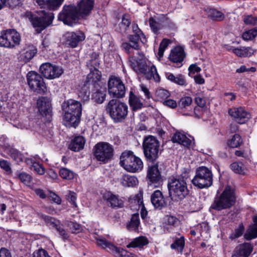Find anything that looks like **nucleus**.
<instances>
[{"label":"nucleus","instance_id":"f257e3e1","mask_svg":"<svg viewBox=\"0 0 257 257\" xmlns=\"http://www.w3.org/2000/svg\"><path fill=\"white\" fill-rule=\"evenodd\" d=\"M188 178V174L184 173L169 178L168 187L169 194L173 200H181L189 194L186 182Z\"/></svg>","mask_w":257,"mask_h":257},{"label":"nucleus","instance_id":"f03ea898","mask_svg":"<svg viewBox=\"0 0 257 257\" xmlns=\"http://www.w3.org/2000/svg\"><path fill=\"white\" fill-rule=\"evenodd\" d=\"M62 109L65 124L69 127L77 125L81 115V103L74 99H69L62 103Z\"/></svg>","mask_w":257,"mask_h":257},{"label":"nucleus","instance_id":"7ed1b4c3","mask_svg":"<svg viewBox=\"0 0 257 257\" xmlns=\"http://www.w3.org/2000/svg\"><path fill=\"white\" fill-rule=\"evenodd\" d=\"M26 16L39 33L50 25L54 18L53 13H46L43 10L34 14L28 11L26 13Z\"/></svg>","mask_w":257,"mask_h":257},{"label":"nucleus","instance_id":"20e7f679","mask_svg":"<svg viewBox=\"0 0 257 257\" xmlns=\"http://www.w3.org/2000/svg\"><path fill=\"white\" fill-rule=\"evenodd\" d=\"M106 110L110 117L115 122H120L126 117L128 112L127 104L116 99L110 100Z\"/></svg>","mask_w":257,"mask_h":257},{"label":"nucleus","instance_id":"39448f33","mask_svg":"<svg viewBox=\"0 0 257 257\" xmlns=\"http://www.w3.org/2000/svg\"><path fill=\"white\" fill-rule=\"evenodd\" d=\"M119 164L125 170L132 173L140 171L143 168V163L141 159L131 151L122 153Z\"/></svg>","mask_w":257,"mask_h":257},{"label":"nucleus","instance_id":"423d86ee","mask_svg":"<svg viewBox=\"0 0 257 257\" xmlns=\"http://www.w3.org/2000/svg\"><path fill=\"white\" fill-rule=\"evenodd\" d=\"M235 200L234 190L227 186L220 195L215 198L211 207L217 210L229 208L234 205Z\"/></svg>","mask_w":257,"mask_h":257},{"label":"nucleus","instance_id":"0eeeda50","mask_svg":"<svg viewBox=\"0 0 257 257\" xmlns=\"http://www.w3.org/2000/svg\"><path fill=\"white\" fill-rule=\"evenodd\" d=\"M143 147L148 161L153 162L157 159L160 152V142L156 137L152 136L146 137L144 140Z\"/></svg>","mask_w":257,"mask_h":257},{"label":"nucleus","instance_id":"6e6552de","mask_svg":"<svg viewBox=\"0 0 257 257\" xmlns=\"http://www.w3.org/2000/svg\"><path fill=\"white\" fill-rule=\"evenodd\" d=\"M212 173L208 168L201 166L196 170V174L192 180L193 184L200 189L208 188L212 185Z\"/></svg>","mask_w":257,"mask_h":257},{"label":"nucleus","instance_id":"1a4fd4ad","mask_svg":"<svg viewBox=\"0 0 257 257\" xmlns=\"http://www.w3.org/2000/svg\"><path fill=\"white\" fill-rule=\"evenodd\" d=\"M80 15L77 8L74 6H65L58 16V20L63 22L65 25L72 26L77 23Z\"/></svg>","mask_w":257,"mask_h":257},{"label":"nucleus","instance_id":"9d476101","mask_svg":"<svg viewBox=\"0 0 257 257\" xmlns=\"http://www.w3.org/2000/svg\"><path fill=\"white\" fill-rule=\"evenodd\" d=\"M113 153L111 145L107 143L100 142L94 147V155L97 160L104 163L110 160Z\"/></svg>","mask_w":257,"mask_h":257},{"label":"nucleus","instance_id":"9b49d317","mask_svg":"<svg viewBox=\"0 0 257 257\" xmlns=\"http://www.w3.org/2000/svg\"><path fill=\"white\" fill-rule=\"evenodd\" d=\"M109 94L113 97L122 98L125 94V87L120 78L111 76L108 81Z\"/></svg>","mask_w":257,"mask_h":257},{"label":"nucleus","instance_id":"f8f14e48","mask_svg":"<svg viewBox=\"0 0 257 257\" xmlns=\"http://www.w3.org/2000/svg\"><path fill=\"white\" fill-rule=\"evenodd\" d=\"M137 64L135 69L137 72L143 74L148 79L153 78L156 81L160 80L156 67L154 65H148L145 58L137 60Z\"/></svg>","mask_w":257,"mask_h":257},{"label":"nucleus","instance_id":"ddd939ff","mask_svg":"<svg viewBox=\"0 0 257 257\" xmlns=\"http://www.w3.org/2000/svg\"><path fill=\"white\" fill-rule=\"evenodd\" d=\"M20 40V35L15 30L8 29L0 36V46L13 48L19 44Z\"/></svg>","mask_w":257,"mask_h":257},{"label":"nucleus","instance_id":"4468645a","mask_svg":"<svg viewBox=\"0 0 257 257\" xmlns=\"http://www.w3.org/2000/svg\"><path fill=\"white\" fill-rule=\"evenodd\" d=\"M27 79L28 85L34 91L41 93L46 90L43 78L37 72H29L27 75Z\"/></svg>","mask_w":257,"mask_h":257},{"label":"nucleus","instance_id":"2eb2a0df","mask_svg":"<svg viewBox=\"0 0 257 257\" xmlns=\"http://www.w3.org/2000/svg\"><path fill=\"white\" fill-rule=\"evenodd\" d=\"M96 244L103 249H106L108 252L118 254L121 257H135L132 253L121 248H118L110 242L107 241L102 236L95 238Z\"/></svg>","mask_w":257,"mask_h":257},{"label":"nucleus","instance_id":"dca6fc26","mask_svg":"<svg viewBox=\"0 0 257 257\" xmlns=\"http://www.w3.org/2000/svg\"><path fill=\"white\" fill-rule=\"evenodd\" d=\"M228 113L235 122L240 124L245 123L251 118L250 113L242 107L230 108Z\"/></svg>","mask_w":257,"mask_h":257},{"label":"nucleus","instance_id":"f3484780","mask_svg":"<svg viewBox=\"0 0 257 257\" xmlns=\"http://www.w3.org/2000/svg\"><path fill=\"white\" fill-rule=\"evenodd\" d=\"M40 71L45 78L50 79L59 77L63 72L61 67L49 63L42 64L40 67Z\"/></svg>","mask_w":257,"mask_h":257},{"label":"nucleus","instance_id":"a211bd4d","mask_svg":"<svg viewBox=\"0 0 257 257\" xmlns=\"http://www.w3.org/2000/svg\"><path fill=\"white\" fill-rule=\"evenodd\" d=\"M63 38L66 45L75 48L80 42L85 40V36L83 32L78 31L75 32H67L64 34Z\"/></svg>","mask_w":257,"mask_h":257},{"label":"nucleus","instance_id":"6ab92c4d","mask_svg":"<svg viewBox=\"0 0 257 257\" xmlns=\"http://www.w3.org/2000/svg\"><path fill=\"white\" fill-rule=\"evenodd\" d=\"M94 0H80L76 7L80 16L84 18L90 14L94 8Z\"/></svg>","mask_w":257,"mask_h":257},{"label":"nucleus","instance_id":"aec40b11","mask_svg":"<svg viewBox=\"0 0 257 257\" xmlns=\"http://www.w3.org/2000/svg\"><path fill=\"white\" fill-rule=\"evenodd\" d=\"M64 0H33L35 5L40 8L47 9L50 10L57 9L62 4Z\"/></svg>","mask_w":257,"mask_h":257},{"label":"nucleus","instance_id":"412c9836","mask_svg":"<svg viewBox=\"0 0 257 257\" xmlns=\"http://www.w3.org/2000/svg\"><path fill=\"white\" fill-rule=\"evenodd\" d=\"M103 198L107 204L112 208H121L123 205V201L119 196L108 192L104 194Z\"/></svg>","mask_w":257,"mask_h":257},{"label":"nucleus","instance_id":"4be33fe9","mask_svg":"<svg viewBox=\"0 0 257 257\" xmlns=\"http://www.w3.org/2000/svg\"><path fill=\"white\" fill-rule=\"evenodd\" d=\"M37 105L39 112L42 114L47 115L51 111V100L47 97L39 98L37 101Z\"/></svg>","mask_w":257,"mask_h":257},{"label":"nucleus","instance_id":"5701e85b","mask_svg":"<svg viewBox=\"0 0 257 257\" xmlns=\"http://www.w3.org/2000/svg\"><path fill=\"white\" fill-rule=\"evenodd\" d=\"M147 177L149 182H150V185L151 183H159L161 180V174L157 165H153L149 168Z\"/></svg>","mask_w":257,"mask_h":257},{"label":"nucleus","instance_id":"b1692460","mask_svg":"<svg viewBox=\"0 0 257 257\" xmlns=\"http://www.w3.org/2000/svg\"><path fill=\"white\" fill-rule=\"evenodd\" d=\"M252 250V247L249 243H244L236 247L232 257H247Z\"/></svg>","mask_w":257,"mask_h":257},{"label":"nucleus","instance_id":"393cba45","mask_svg":"<svg viewBox=\"0 0 257 257\" xmlns=\"http://www.w3.org/2000/svg\"><path fill=\"white\" fill-rule=\"evenodd\" d=\"M151 202L156 208L161 209L166 205V203L162 192L155 191L151 196Z\"/></svg>","mask_w":257,"mask_h":257},{"label":"nucleus","instance_id":"a878e982","mask_svg":"<svg viewBox=\"0 0 257 257\" xmlns=\"http://www.w3.org/2000/svg\"><path fill=\"white\" fill-rule=\"evenodd\" d=\"M37 49L33 45L26 46L22 50L21 55V59L25 62L31 60L36 54Z\"/></svg>","mask_w":257,"mask_h":257},{"label":"nucleus","instance_id":"bb28decb","mask_svg":"<svg viewBox=\"0 0 257 257\" xmlns=\"http://www.w3.org/2000/svg\"><path fill=\"white\" fill-rule=\"evenodd\" d=\"M185 57L184 49L178 46L172 49L169 56L170 60L175 63L182 62Z\"/></svg>","mask_w":257,"mask_h":257},{"label":"nucleus","instance_id":"cd10ccee","mask_svg":"<svg viewBox=\"0 0 257 257\" xmlns=\"http://www.w3.org/2000/svg\"><path fill=\"white\" fill-rule=\"evenodd\" d=\"M228 50H232V52L238 57H249L252 56L256 51L251 47H242L231 49L227 48Z\"/></svg>","mask_w":257,"mask_h":257},{"label":"nucleus","instance_id":"c85d7f7f","mask_svg":"<svg viewBox=\"0 0 257 257\" xmlns=\"http://www.w3.org/2000/svg\"><path fill=\"white\" fill-rule=\"evenodd\" d=\"M85 143V140L83 137H76L71 141L69 149L74 152H78L83 148Z\"/></svg>","mask_w":257,"mask_h":257},{"label":"nucleus","instance_id":"c756f323","mask_svg":"<svg viewBox=\"0 0 257 257\" xmlns=\"http://www.w3.org/2000/svg\"><path fill=\"white\" fill-rule=\"evenodd\" d=\"M128 102L131 108L134 111L141 109L143 106V103L140 97L136 95L133 91L130 92Z\"/></svg>","mask_w":257,"mask_h":257},{"label":"nucleus","instance_id":"7c9ffc66","mask_svg":"<svg viewBox=\"0 0 257 257\" xmlns=\"http://www.w3.org/2000/svg\"><path fill=\"white\" fill-rule=\"evenodd\" d=\"M101 77V72L97 69L90 70L86 78V83L89 85H94L100 80Z\"/></svg>","mask_w":257,"mask_h":257},{"label":"nucleus","instance_id":"2f4dec72","mask_svg":"<svg viewBox=\"0 0 257 257\" xmlns=\"http://www.w3.org/2000/svg\"><path fill=\"white\" fill-rule=\"evenodd\" d=\"M253 224L250 225L244 235V238L250 240L257 237V216L253 218Z\"/></svg>","mask_w":257,"mask_h":257},{"label":"nucleus","instance_id":"473e14b6","mask_svg":"<svg viewBox=\"0 0 257 257\" xmlns=\"http://www.w3.org/2000/svg\"><path fill=\"white\" fill-rule=\"evenodd\" d=\"M172 141L174 143H177L185 147L189 146L191 142L185 135L180 132H177L174 135Z\"/></svg>","mask_w":257,"mask_h":257},{"label":"nucleus","instance_id":"72a5a7b5","mask_svg":"<svg viewBox=\"0 0 257 257\" xmlns=\"http://www.w3.org/2000/svg\"><path fill=\"white\" fill-rule=\"evenodd\" d=\"M120 182L124 187H133L138 184V180L134 176L124 174L120 179Z\"/></svg>","mask_w":257,"mask_h":257},{"label":"nucleus","instance_id":"f704fd0d","mask_svg":"<svg viewBox=\"0 0 257 257\" xmlns=\"http://www.w3.org/2000/svg\"><path fill=\"white\" fill-rule=\"evenodd\" d=\"M129 42L132 45V48L134 49L138 50L139 49V41H141L143 44L147 42L145 36L144 38H142V35H131L128 36Z\"/></svg>","mask_w":257,"mask_h":257},{"label":"nucleus","instance_id":"c9c22d12","mask_svg":"<svg viewBox=\"0 0 257 257\" xmlns=\"http://www.w3.org/2000/svg\"><path fill=\"white\" fill-rule=\"evenodd\" d=\"M148 243L147 238L144 236H140L134 239L129 244L127 247H142Z\"/></svg>","mask_w":257,"mask_h":257},{"label":"nucleus","instance_id":"e433bc0d","mask_svg":"<svg viewBox=\"0 0 257 257\" xmlns=\"http://www.w3.org/2000/svg\"><path fill=\"white\" fill-rule=\"evenodd\" d=\"M192 98L190 96L182 97L178 102V107L181 110H188L191 107Z\"/></svg>","mask_w":257,"mask_h":257},{"label":"nucleus","instance_id":"4c0bfd02","mask_svg":"<svg viewBox=\"0 0 257 257\" xmlns=\"http://www.w3.org/2000/svg\"><path fill=\"white\" fill-rule=\"evenodd\" d=\"M166 76L170 81L180 85H185L186 80L182 75L175 76L173 74L170 73H166Z\"/></svg>","mask_w":257,"mask_h":257},{"label":"nucleus","instance_id":"58836bf2","mask_svg":"<svg viewBox=\"0 0 257 257\" xmlns=\"http://www.w3.org/2000/svg\"><path fill=\"white\" fill-rule=\"evenodd\" d=\"M208 17L213 21H221L225 18V16L221 12L212 9L209 12Z\"/></svg>","mask_w":257,"mask_h":257},{"label":"nucleus","instance_id":"ea45409f","mask_svg":"<svg viewBox=\"0 0 257 257\" xmlns=\"http://www.w3.org/2000/svg\"><path fill=\"white\" fill-rule=\"evenodd\" d=\"M242 143L241 137L238 134H235L231 139L228 141V145L232 148H237Z\"/></svg>","mask_w":257,"mask_h":257},{"label":"nucleus","instance_id":"a19ab883","mask_svg":"<svg viewBox=\"0 0 257 257\" xmlns=\"http://www.w3.org/2000/svg\"><path fill=\"white\" fill-rule=\"evenodd\" d=\"M131 24V20L128 15L123 16L121 22L119 24V31L121 32H125Z\"/></svg>","mask_w":257,"mask_h":257},{"label":"nucleus","instance_id":"79ce46f5","mask_svg":"<svg viewBox=\"0 0 257 257\" xmlns=\"http://www.w3.org/2000/svg\"><path fill=\"white\" fill-rule=\"evenodd\" d=\"M91 85L87 84L86 81L84 84V86L81 88L80 91L79 96L81 97L84 101L88 100L90 96V91L89 88Z\"/></svg>","mask_w":257,"mask_h":257},{"label":"nucleus","instance_id":"37998d69","mask_svg":"<svg viewBox=\"0 0 257 257\" xmlns=\"http://www.w3.org/2000/svg\"><path fill=\"white\" fill-rule=\"evenodd\" d=\"M170 95V92L164 89H159L156 91V96L158 100L160 101L166 100L165 99L169 97Z\"/></svg>","mask_w":257,"mask_h":257},{"label":"nucleus","instance_id":"c03bdc74","mask_svg":"<svg viewBox=\"0 0 257 257\" xmlns=\"http://www.w3.org/2000/svg\"><path fill=\"white\" fill-rule=\"evenodd\" d=\"M140 224V219L139 214L134 213L127 227L130 229L135 230L136 229Z\"/></svg>","mask_w":257,"mask_h":257},{"label":"nucleus","instance_id":"a18cd8bd","mask_svg":"<svg viewBox=\"0 0 257 257\" xmlns=\"http://www.w3.org/2000/svg\"><path fill=\"white\" fill-rule=\"evenodd\" d=\"M256 36L257 28H254L244 32L242 35V37L245 41H249L254 39Z\"/></svg>","mask_w":257,"mask_h":257},{"label":"nucleus","instance_id":"49530a36","mask_svg":"<svg viewBox=\"0 0 257 257\" xmlns=\"http://www.w3.org/2000/svg\"><path fill=\"white\" fill-rule=\"evenodd\" d=\"M105 94L103 91L97 90L92 95V98L98 103H102L105 98Z\"/></svg>","mask_w":257,"mask_h":257},{"label":"nucleus","instance_id":"de8ad7c7","mask_svg":"<svg viewBox=\"0 0 257 257\" xmlns=\"http://www.w3.org/2000/svg\"><path fill=\"white\" fill-rule=\"evenodd\" d=\"M59 175L64 179L71 180L74 178V173L72 171L65 168H61L60 170Z\"/></svg>","mask_w":257,"mask_h":257},{"label":"nucleus","instance_id":"09e8293b","mask_svg":"<svg viewBox=\"0 0 257 257\" xmlns=\"http://www.w3.org/2000/svg\"><path fill=\"white\" fill-rule=\"evenodd\" d=\"M185 244L184 238L181 237L176 239L175 242L171 245V247L173 249H177L180 252H182Z\"/></svg>","mask_w":257,"mask_h":257},{"label":"nucleus","instance_id":"8fccbe9b","mask_svg":"<svg viewBox=\"0 0 257 257\" xmlns=\"http://www.w3.org/2000/svg\"><path fill=\"white\" fill-rule=\"evenodd\" d=\"M12 158L17 163L21 162L23 160V155L17 150L12 149L9 153Z\"/></svg>","mask_w":257,"mask_h":257},{"label":"nucleus","instance_id":"3c124183","mask_svg":"<svg viewBox=\"0 0 257 257\" xmlns=\"http://www.w3.org/2000/svg\"><path fill=\"white\" fill-rule=\"evenodd\" d=\"M66 224L72 233H77L81 232L82 230L81 225L76 222L67 221Z\"/></svg>","mask_w":257,"mask_h":257},{"label":"nucleus","instance_id":"603ef678","mask_svg":"<svg viewBox=\"0 0 257 257\" xmlns=\"http://www.w3.org/2000/svg\"><path fill=\"white\" fill-rule=\"evenodd\" d=\"M19 179L21 181L26 185H29L32 181V177L26 173H22L19 174Z\"/></svg>","mask_w":257,"mask_h":257},{"label":"nucleus","instance_id":"864d4df0","mask_svg":"<svg viewBox=\"0 0 257 257\" xmlns=\"http://www.w3.org/2000/svg\"><path fill=\"white\" fill-rule=\"evenodd\" d=\"M243 22L246 25H255L257 24V17L252 15L245 16L243 19Z\"/></svg>","mask_w":257,"mask_h":257},{"label":"nucleus","instance_id":"5fc2aeb1","mask_svg":"<svg viewBox=\"0 0 257 257\" xmlns=\"http://www.w3.org/2000/svg\"><path fill=\"white\" fill-rule=\"evenodd\" d=\"M244 229V228L243 225L240 224L238 227L235 229L234 232L230 235V238L233 239L241 236L243 233Z\"/></svg>","mask_w":257,"mask_h":257},{"label":"nucleus","instance_id":"6e6d98bb","mask_svg":"<svg viewBox=\"0 0 257 257\" xmlns=\"http://www.w3.org/2000/svg\"><path fill=\"white\" fill-rule=\"evenodd\" d=\"M169 43L170 41L169 40L164 39L160 43L158 53L160 57H162L163 56L164 52Z\"/></svg>","mask_w":257,"mask_h":257},{"label":"nucleus","instance_id":"4d7b16f0","mask_svg":"<svg viewBox=\"0 0 257 257\" xmlns=\"http://www.w3.org/2000/svg\"><path fill=\"white\" fill-rule=\"evenodd\" d=\"M135 203L137 202V205L138 207V209L140 208V207H142L141 209V216L142 218H145L147 215V211L146 209H144V205L143 204V201L141 198H137V199H134Z\"/></svg>","mask_w":257,"mask_h":257},{"label":"nucleus","instance_id":"13d9d810","mask_svg":"<svg viewBox=\"0 0 257 257\" xmlns=\"http://www.w3.org/2000/svg\"><path fill=\"white\" fill-rule=\"evenodd\" d=\"M67 199L68 201L71 203L74 207H77V204L76 202L77 196L75 193L74 192L69 191L68 192Z\"/></svg>","mask_w":257,"mask_h":257},{"label":"nucleus","instance_id":"bf43d9fd","mask_svg":"<svg viewBox=\"0 0 257 257\" xmlns=\"http://www.w3.org/2000/svg\"><path fill=\"white\" fill-rule=\"evenodd\" d=\"M32 170L35 171L37 174L40 175H43L45 173L44 168L42 165L38 163L34 164Z\"/></svg>","mask_w":257,"mask_h":257},{"label":"nucleus","instance_id":"052dcab7","mask_svg":"<svg viewBox=\"0 0 257 257\" xmlns=\"http://www.w3.org/2000/svg\"><path fill=\"white\" fill-rule=\"evenodd\" d=\"M99 62L98 60H93L92 59H90L88 62L87 63V66L90 70H93L94 69H97V67H99Z\"/></svg>","mask_w":257,"mask_h":257},{"label":"nucleus","instance_id":"680f3d73","mask_svg":"<svg viewBox=\"0 0 257 257\" xmlns=\"http://www.w3.org/2000/svg\"><path fill=\"white\" fill-rule=\"evenodd\" d=\"M230 168L235 173L241 174L243 172L241 165L238 163H233L230 165Z\"/></svg>","mask_w":257,"mask_h":257},{"label":"nucleus","instance_id":"e2e57ef3","mask_svg":"<svg viewBox=\"0 0 257 257\" xmlns=\"http://www.w3.org/2000/svg\"><path fill=\"white\" fill-rule=\"evenodd\" d=\"M32 257H51L43 249H39L34 252Z\"/></svg>","mask_w":257,"mask_h":257},{"label":"nucleus","instance_id":"0e129e2a","mask_svg":"<svg viewBox=\"0 0 257 257\" xmlns=\"http://www.w3.org/2000/svg\"><path fill=\"white\" fill-rule=\"evenodd\" d=\"M163 104L166 105L171 108H175L178 106V103L173 99H169L164 100L163 102Z\"/></svg>","mask_w":257,"mask_h":257},{"label":"nucleus","instance_id":"69168bd1","mask_svg":"<svg viewBox=\"0 0 257 257\" xmlns=\"http://www.w3.org/2000/svg\"><path fill=\"white\" fill-rule=\"evenodd\" d=\"M56 228L64 239H66L68 237V236L65 230L64 229L62 225H56Z\"/></svg>","mask_w":257,"mask_h":257},{"label":"nucleus","instance_id":"338daca9","mask_svg":"<svg viewBox=\"0 0 257 257\" xmlns=\"http://www.w3.org/2000/svg\"><path fill=\"white\" fill-rule=\"evenodd\" d=\"M49 197L51 200L55 202L57 204H60L61 203V199L59 196L54 193L51 192L50 193Z\"/></svg>","mask_w":257,"mask_h":257},{"label":"nucleus","instance_id":"774afa93","mask_svg":"<svg viewBox=\"0 0 257 257\" xmlns=\"http://www.w3.org/2000/svg\"><path fill=\"white\" fill-rule=\"evenodd\" d=\"M149 24L153 31L156 33L158 30V24L153 18H150L149 19Z\"/></svg>","mask_w":257,"mask_h":257}]
</instances>
